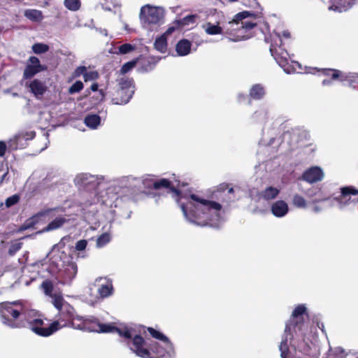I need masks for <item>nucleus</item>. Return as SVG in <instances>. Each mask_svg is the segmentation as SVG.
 <instances>
[{"label": "nucleus", "instance_id": "nucleus-1", "mask_svg": "<svg viewBox=\"0 0 358 358\" xmlns=\"http://www.w3.org/2000/svg\"><path fill=\"white\" fill-rule=\"evenodd\" d=\"M152 186L155 189L165 188L173 194V197L180 204L185 218L190 223L198 226L219 227L222 222V206L214 201H209L192 194L184 198L173 186L169 180L162 178L155 180Z\"/></svg>", "mask_w": 358, "mask_h": 358}, {"label": "nucleus", "instance_id": "nucleus-2", "mask_svg": "<svg viewBox=\"0 0 358 358\" xmlns=\"http://www.w3.org/2000/svg\"><path fill=\"white\" fill-rule=\"evenodd\" d=\"M308 318L305 304L297 305L285 323L279 345L281 358H310L313 342L306 320Z\"/></svg>", "mask_w": 358, "mask_h": 358}, {"label": "nucleus", "instance_id": "nucleus-3", "mask_svg": "<svg viewBox=\"0 0 358 358\" xmlns=\"http://www.w3.org/2000/svg\"><path fill=\"white\" fill-rule=\"evenodd\" d=\"M86 322H94L98 329H91V331L98 333H117L124 338L127 348L131 352L141 358H153L152 354L162 355V350L150 339L145 340L138 334L132 327L121 325L115 327L112 324H103L98 319L90 317L85 319Z\"/></svg>", "mask_w": 358, "mask_h": 358}, {"label": "nucleus", "instance_id": "nucleus-4", "mask_svg": "<svg viewBox=\"0 0 358 358\" xmlns=\"http://www.w3.org/2000/svg\"><path fill=\"white\" fill-rule=\"evenodd\" d=\"M73 308L69 304L65 305L63 309L59 310L57 319L52 322L48 327H46L45 336H49L59 329L69 325H71L72 327L78 329H83L84 328L87 329L90 331H92L91 329H98V327L94 322L87 321V322H86L85 320V319L90 317L91 316H78L77 317L78 320L83 321V327H81V325L76 327L71 322L73 318Z\"/></svg>", "mask_w": 358, "mask_h": 358}, {"label": "nucleus", "instance_id": "nucleus-5", "mask_svg": "<svg viewBox=\"0 0 358 358\" xmlns=\"http://www.w3.org/2000/svg\"><path fill=\"white\" fill-rule=\"evenodd\" d=\"M290 34L288 31H283L282 35L280 33H275V37L273 38L270 46V52L274 57L279 66L283 69L284 71L287 74H291L296 71L295 66H300L296 62H292V64H289V54L281 47L282 37L289 38Z\"/></svg>", "mask_w": 358, "mask_h": 358}, {"label": "nucleus", "instance_id": "nucleus-6", "mask_svg": "<svg viewBox=\"0 0 358 358\" xmlns=\"http://www.w3.org/2000/svg\"><path fill=\"white\" fill-rule=\"evenodd\" d=\"M164 15L163 8L146 4L141 8L139 19L144 29L154 31L164 24Z\"/></svg>", "mask_w": 358, "mask_h": 358}, {"label": "nucleus", "instance_id": "nucleus-7", "mask_svg": "<svg viewBox=\"0 0 358 358\" xmlns=\"http://www.w3.org/2000/svg\"><path fill=\"white\" fill-rule=\"evenodd\" d=\"M22 306H17V302L0 303V318L1 322L10 328H22L23 323H17Z\"/></svg>", "mask_w": 358, "mask_h": 358}, {"label": "nucleus", "instance_id": "nucleus-8", "mask_svg": "<svg viewBox=\"0 0 358 358\" xmlns=\"http://www.w3.org/2000/svg\"><path fill=\"white\" fill-rule=\"evenodd\" d=\"M36 315V311L34 310H25L22 307L17 323H23L24 326H22V327L31 329L38 336H45L46 327H43V321L42 319L37 317Z\"/></svg>", "mask_w": 358, "mask_h": 358}, {"label": "nucleus", "instance_id": "nucleus-9", "mask_svg": "<svg viewBox=\"0 0 358 358\" xmlns=\"http://www.w3.org/2000/svg\"><path fill=\"white\" fill-rule=\"evenodd\" d=\"M117 82L115 95L112 99V102L117 105L126 104L134 93V80L127 77H122L118 79Z\"/></svg>", "mask_w": 358, "mask_h": 358}, {"label": "nucleus", "instance_id": "nucleus-10", "mask_svg": "<svg viewBox=\"0 0 358 358\" xmlns=\"http://www.w3.org/2000/svg\"><path fill=\"white\" fill-rule=\"evenodd\" d=\"M255 16L250 11H243L237 13L231 21H229L227 25L228 31L240 32L245 34L248 31L253 29L257 23L247 20L249 17Z\"/></svg>", "mask_w": 358, "mask_h": 358}, {"label": "nucleus", "instance_id": "nucleus-11", "mask_svg": "<svg viewBox=\"0 0 358 358\" xmlns=\"http://www.w3.org/2000/svg\"><path fill=\"white\" fill-rule=\"evenodd\" d=\"M104 180V176L101 175L81 173L76 175L73 182L78 188L90 191L95 189Z\"/></svg>", "mask_w": 358, "mask_h": 358}, {"label": "nucleus", "instance_id": "nucleus-12", "mask_svg": "<svg viewBox=\"0 0 358 358\" xmlns=\"http://www.w3.org/2000/svg\"><path fill=\"white\" fill-rule=\"evenodd\" d=\"M148 331L153 338L161 341V343H159L157 341H152L162 350V355H157V357L159 358H175L176 352L173 344L168 337L152 327H149Z\"/></svg>", "mask_w": 358, "mask_h": 358}, {"label": "nucleus", "instance_id": "nucleus-13", "mask_svg": "<svg viewBox=\"0 0 358 358\" xmlns=\"http://www.w3.org/2000/svg\"><path fill=\"white\" fill-rule=\"evenodd\" d=\"M251 120L252 123L262 126L263 131L270 130L277 124L273 120L271 112L266 108H261L257 110L251 116Z\"/></svg>", "mask_w": 358, "mask_h": 358}, {"label": "nucleus", "instance_id": "nucleus-14", "mask_svg": "<svg viewBox=\"0 0 358 358\" xmlns=\"http://www.w3.org/2000/svg\"><path fill=\"white\" fill-rule=\"evenodd\" d=\"M94 286L97 287L98 296L90 304L94 306L99 299H103L113 296L114 288L113 281L106 277L97 278L94 281Z\"/></svg>", "mask_w": 358, "mask_h": 358}, {"label": "nucleus", "instance_id": "nucleus-15", "mask_svg": "<svg viewBox=\"0 0 358 358\" xmlns=\"http://www.w3.org/2000/svg\"><path fill=\"white\" fill-rule=\"evenodd\" d=\"M351 194H358V189L352 187H344L341 188V194L331 201V206L337 207L340 210L347 208L351 203L354 201L351 199Z\"/></svg>", "mask_w": 358, "mask_h": 358}, {"label": "nucleus", "instance_id": "nucleus-16", "mask_svg": "<svg viewBox=\"0 0 358 358\" xmlns=\"http://www.w3.org/2000/svg\"><path fill=\"white\" fill-rule=\"evenodd\" d=\"M47 66L41 64L38 57L31 56L29 58L27 64L23 72L24 79H30L35 75L46 71Z\"/></svg>", "mask_w": 358, "mask_h": 358}, {"label": "nucleus", "instance_id": "nucleus-17", "mask_svg": "<svg viewBox=\"0 0 358 358\" xmlns=\"http://www.w3.org/2000/svg\"><path fill=\"white\" fill-rule=\"evenodd\" d=\"M35 136L34 131H21L15 134L8 143V148L10 150L22 149L26 146L27 141L31 140Z\"/></svg>", "mask_w": 358, "mask_h": 358}, {"label": "nucleus", "instance_id": "nucleus-18", "mask_svg": "<svg viewBox=\"0 0 358 358\" xmlns=\"http://www.w3.org/2000/svg\"><path fill=\"white\" fill-rule=\"evenodd\" d=\"M26 86L29 87L30 92L38 100L43 98L48 90L46 83L37 78L33 79L29 83H27Z\"/></svg>", "mask_w": 358, "mask_h": 358}, {"label": "nucleus", "instance_id": "nucleus-19", "mask_svg": "<svg viewBox=\"0 0 358 358\" xmlns=\"http://www.w3.org/2000/svg\"><path fill=\"white\" fill-rule=\"evenodd\" d=\"M332 79H339L343 85L354 87L355 84H358V73H346L341 71H335L331 74Z\"/></svg>", "mask_w": 358, "mask_h": 358}, {"label": "nucleus", "instance_id": "nucleus-20", "mask_svg": "<svg viewBox=\"0 0 358 358\" xmlns=\"http://www.w3.org/2000/svg\"><path fill=\"white\" fill-rule=\"evenodd\" d=\"M324 178V172L321 168L318 166H313L306 170L302 178L309 183H314L321 181Z\"/></svg>", "mask_w": 358, "mask_h": 358}, {"label": "nucleus", "instance_id": "nucleus-21", "mask_svg": "<svg viewBox=\"0 0 358 358\" xmlns=\"http://www.w3.org/2000/svg\"><path fill=\"white\" fill-rule=\"evenodd\" d=\"M289 206L283 200L274 201L271 206V212L275 217H283L289 213Z\"/></svg>", "mask_w": 358, "mask_h": 358}, {"label": "nucleus", "instance_id": "nucleus-22", "mask_svg": "<svg viewBox=\"0 0 358 358\" xmlns=\"http://www.w3.org/2000/svg\"><path fill=\"white\" fill-rule=\"evenodd\" d=\"M59 208H48L45 209L36 215L33 216L32 217L28 219L24 224L21 227L22 230H26L27 229L34 227V226L37 223L38 219L41 217H45V216H53L52 213L58 210Z\"/></svg>", "mask_w": 358, "mask_h": 358}, {"label": "nucleus", "instance_id": "nucleus-23", "mask_svg": "<svg viewBox=\"0 0 358 358\" xmlns=\"http://www.w3.org/2000/svg\"><path fill=\"white\" fill-rule=\"evenodd\" d=\"M159 59H156L153 57H149L147 58L139 59V66L138 71L140 73H147L153 70L159 62Z\"/></svg>", "mask_w": 358, "mask_h": 358}, {"label": "nucleus", "instance_id": "nucleus-24", "mask_svg": "<svg viewBox=\"0 0 358 358\" xmlns=\"http://www.w3.org/2000/svg\"><path fill=\"white\" fill-rule=\"evenodd\" d=\"M192 44L190 41L187 39H182L178 42L176 46V50L178 55L186 56L191 50Z\"/></svg>", "mask_w": 358, "mask_h": 358}, {"label": "nucleus", "instance_id": "nucleus-25", "mask_svg": "<svg viewBox=\"0 0 358 358\" xmlns=\"http://www.w3.org/2000/svg\"><path fill=\"white\" fill-rule=\"evenodd\" d=\"M280 194V189L277 187L269 186L266 187L259 193L260 198L270 201L275 199Z\"/></svg>", "mask_w": 358, "mask_h": 358}, {"label": "nucleus", "instance_id": "nucleus-26", "mask_svg": "<svg viewBox=\"0 0 358 358\" xmlns=\"http://www.w3.org/2000/svg\"><path fill=\"white\" fill-rule=\"evenodd\" d=\"M78 272V267L76 263H69L63 271V278L66 282L71 281L76 275Z\"/></svg>", "mask_w": 358, "mask_h": 358}, {"label": "nucleus", "instance_id": "nucleus-27", "mask_svg": "<svg viewBox=\"0 0 358 358\" xmlns=\"http://www.w3.org/2000/svg\"><path fill=\"white\" fill-rule=\"evenodd\" d=\"M265 94L264 87L261 84L254 85L250 90V96L253 99L259 100L263 98Z\"/></svg>", "mask_w": 358, "mask_h": 358}, {"label": "nucleus", "instance_id": "nucleus-28", "mask_svg": "<svg viewBox=\"0 0 358 358\" xmlns=\"http://www.w3.org/2000/svg\"><path fill=\"white\" fill-rule=\"evenodd\" d=\"M84 122L87 127L94 129L100 124L101 118L96 114L87 115L85 117Z\"/></svg>", "mask_w": 358, "mask_h": 358}, {"label": "nucleus", "instance_id": "nucleus-29", "mask_svg": "<svg viewBox=\"0 0 358 358\" xmlns=\"http://www.w3.org/2000/svg\"><path fill=\"white\" fill-rule=\"evenodd\" d=\"M155 48L162 53L166 52L167 50V38L166 34H163L155 39L154 43Z\"/></svg>", "mask_w": 358, "mask_h": 358}, {"label": "nucleus", "instance_id": "nucleus-30", "mask_svg": "<svg viewBox=\"0 0 358 358\" xmlns=\"http://www.w3.org/2000/svg\"><path fill=\"white\" fill-rule=\"evenodd\" d=\"M65 222H66V220L64 217H56L47 225V227L43 229V231H50L57 229L63 226Z\"/></svg>", "mask_w": 358, "mask_h": 358}, {"label": "nucleus", "instance_id": "nucleus-31", "mask_svg": "<svg viewBox=\"0 0 358 358\" xmlns=\"http://www.w3.org/2000/svg\"><path fill=\"white\" fill-rule=\"evenodd\" d=\"M353 3L348 1L345 3H338V4H333L329 7V10H333L338 13L346 12L352 7Z\"/></svg>", "mask_w": 358, "mask_h": 358}, {"label": "nucleus", "instance_id": "nucleus-32", "mask_svg": "<svg viewBox=\"0 0 358 358\" xmlns=\"http://www.w3.org/2000/svg\"><path fill=\"white\" fill-rule=\"evenodd\" d=\"M24 16L32 21H41L43 19L41 11L36 9H27L24 11Z\"/></svg>", "mask_w": 358, "mask_h": 358}, {"label": "nucleus", "instance_id": "nucleus-33", "mask_svg": "<svg viewBox=\"0 0 358 358\" xmlns=\"http://www.w3.org/2000/svg\"><path fill=\"white\" fill-rule=\"evenodd\" d=\"M203 28L206 34L209 35H216L222 34V28L217 24L208 22L203 25Z\"/></svg>", "mask_w": 358, "mask_h": 358}, {"label": "nucleus", "instance_id": "nucleus-34", "mask_svg": "<svg viewBox=\"0 0 358 358\" xmlns=\"http://www.w3.org/2000/svg\"><path fill=\"white\" fill-rule=\"evenodd\" d=\"M293 205L298 208H306L307 207V201L299 194H294L292 197Z\"/></svg>", "mask_w": 358, "mask_h": 358}, {"label": "nucleus", "instance_id": "nucleus-35", "mask_svg": "<svg viewBox=\"0 0 358 358\" xmlns=\"http://www.w3.org/2000/svg\"><path fill=\"white\" fill-rule=\"evenodd\" d=\"M64 4L65 7L72 11H76L80 8V0H64Z\"/></svg>", "mask_w": 358, "mask_h": 358}, {"label": "nucleus", "instance_id": "nucleus-36", "mask_svg": "<svg viewBox=\"0 0 358 358\" xmlns=\"http://www.w3.org/2000/svg\"><path fill=\"white\" fill-rule=\"evenodd\" d=\"M50 298L51 303L58 310L64 308L65 305H63L64 299L61 295L55 294Z\"/></svg>", "mask_w": 358, "mask_h": 358}, {"label": "nucleus", "instance_id": "nucleus-37", "mask_svg": "<svg viewBox=\"0 0 358 358\" xmlns=\"http://www.w3.org/2000/svg\"><path fill=\"white\" fill-rule=\"evenodd\" d=\"M138 61L139 58H136L135 59H133L124 64L120 69L121 73L125 74L130 71L132 69H134L136 66Z\"/></svg>", "mask_w": 358, "mask_h": 358}, {"label": "nucleus", "instance_id": "nucleus-38", "mask_svg": "<svg viewBox=\"0 0 358 358\" xmlns=\"http://www.w3.org/2000/svg\"><path fill=\"white\" fill-rule=\"evenodd\" d=\"M110 241V236L108 233H103L96 239V247L103 248Z\"/></svg>", "mask_w": 358, "mask_h": 358}, {"label": "nucleus", "instance_id": "nucleus-39", "mask_svg": "<svg viewBox=\"0 0 358 358\" xmlns=\"http://www.w3.org/2000/svg\"><path fill=\"white\" fill-rule=\"evenodd\" d=\"M49 46L44 43H37L32 45V50L35 54H42L48 52Z\"/></svg>", "mask_w": 358, "mask_h": 358}, {"label": "nucleus", "instance_id": "nucleus-40", "mask_svg": "<svg viewBox=\"0 0 358 358\" xmlns=\"http://www.w3.org/2000/svg\"><path fill=\"white\" fill-rule=\"evenodd\" d=\"M41 287L43 289L44 293L49 296H52V291H53V284L50 280H45L41 284Z\"/></svg>", "mask_w": 358, "mask_h": 358}, {"label": "nucleus", "instance_id": "nucleus-41", "mask_svg": "<svg viewBox=\"0 0 358 358\" xmlns=\"http://www.w3.org/2000/svg\"><path fill=\"white\" fill-rule=\"evenodd\" d=\"M135 45L130 43H124L119 46L118 52L121 55L128 54L135 50Z\"/></svg>", "mask_w": 358, "mask_h": 358}, {"label": "nucleus", "instance_id": "nucleus-42", "mask_svg": "<svg viewBox=\"0 0 358 358\" xmlns=\"http://www.w3.org/2000/svg\"><path fill=\"white\" fill-rule=\"evenodd\" d=\"M83 83L78 80L75 82L69 88V93L70 94H73L75 93H78L80 92L83 89Z\"/></svg>", "mask_w": 358, "mask_h": 358}, {"label": "nucleus", "instance_id": "nucleus-43", "mask_svg": "<svg viewBox=\"0 0 358 358\" xmlns=\"http://www.w3.org/2000/svg\"><path fill=\"white\" fill-rule=\"evenodd\" d=\"M20 201V196L18 194H13L11 196L8 197L5 201V206L6 208H10L13 206L17 203Z\"/></svg>", "mask_w": 358, "mask_h": 358}, {"label": "nucleus", "instance_id": "nucleus-44", "mask_svg": "<svg viewBox=\"0 0 358 358\" xmlns=\"http://www.w3.org/2000/svg\"><path fill=\"white\" fill-rule=\"evenodd\" d=\"M98 78V73L96 71H86L84 75V80L85 82L91 81L96 79Z\"/></svg>", "mask_w": 358, "mask_h": 358}, {"label": "nucleus", "instance_id": "nucleus-45", "mask_svg": "<svg viewBox=\"0 0 358 358\" xmlns=\"http://www.w3.org/2000/svg\"><path fill=\"white\" fill-rule=\"evenodd\" d=\"M87 245V241L86 240H80L76 243L75 248L77 251L82 252L85 250Z\"/></svg>", "mask_w": 358, "mask_h": 358}, {"label": "nucleus", "instance_id": "nucleus-46", "mask_svg": "<svg viewBox=\"0 0 358 358\" xmlns=\"http://www.w3.org/2000/svg\"><path fill=\"white\" fill-rule=\"evenodd\" d=\"M87 68L84 66H80L76 69L73 76L74 77H80V76H83L84 77V75L85 74Z\"/></svg>", "mask_w": 358, "mask_h": 358}, {"label": "nucleus", "instance_id": "nucleus-47", "mask_svg": "<svg viewBox=\"0 0 358 358\" xmlns=\"http://www.w3.org/2000/svg\"><path fill=\"white\" fill-rule=\"evenodd\" d=\"M327 358H355V356L352 354H345L343 352H341L340 354L336 356H334L332 354H330L328 355Z\"/></svg>", "mask_w": 358, "mask_h": 358}, {"label": "nucleus", "instance_id": "nucleus-48", "mask_svg": "<svg viewBox=\"0 0 358 358\" xmlns=\"http://www.w3.org/2000/svg\"><path fill=\"white\" fill-rule=\"evenodd\" d=\"M21 247H22L21 243H17L12 245L9 249V254H10V255L15 254L17 251H18L21 248Z\"/></svg>", "mask_w": 358, "mask_h": 358}, {"label": "nucleus", "instance_id": "nucleus-49", "mask_svg": "<svg viewBox=\"0 0 358 358\" xmlns=\"http://www.w3.org/2000/svg\"><path fill=\"white\" fill-rule=\"evenodd\" d=\"M7 145L5 142L0 141V157H3L6 152Z\"/></svg>", "mask_w": 358, "mask_h": 358}, {"label": "nucleus", "instance_id": "nucleus-50", "mask_svg": "<svg viewBox=\"0 0 358 358\" xmlns=\"http://www.w3.org/2000/svg\"><path fill=\"white\" fill-rule=\"evenodd\" d=\"M335 71H337V70L336 69H322V73L323 75H324V76H326L327 77H329V78H331V74Z\"/></svg>", "mask_w": 358, "mask_h": 358}, {"label": "nucleus", "instance_id": "nucleus-51", "mask_svg": "<svg viewBox=\"0 0 358 358\" xmlns=\"http://www.w3.org/2000/svg\"><path fill=\"white\" fill-rule=\"evenodd\" d=\"M334 80L332 78H325L322 80V84L323 86H331Z\"/></svg>", "mask_w": 358, "mask_h": 358}, {"label": "nucleus", "instance_id": "nucleus-52", "mask_svg": "<svg viewBox=\"0 0 358 358\" xmlns=\"http://www.w3.org/2000/svg\"><path fill=\"white\" fill-rule=\"evenodd\" d=\"M316 192H317L316 189H309L306 192V194L309 197H313L316 195V194H317Z\"/></svg>", "mask_w": 358, "mask_h": 358}, {"label": "nucleus", "instance_id": "nucleus-53", "mask_svg": "<svg viewBox=\"0 0 358 358\" xmlns=\"http://www.w3.org/2000/svg\"><path fill=\"white\" fill-rule=\"evenodd\" d=\"M96 30L97 31H99V34H102L103 36H108V31H107V30L106 29H101V28L98 29V28H96Z\"/></svg>", "mask_w": 358, "mask_h": 358}, {"label": "nucleus", "instance_id": "nucleus-54", "mask_svg": "<svg viewBox=\"0 0 358 358\" xmlns=\"http://www.w3.org/2000/svg\"><path fill=\"white\" fill-rule=\"evenodd\" d=\"M98 87H99V85L97 83H93L92 85H91V90L93 92H96L98 90Z\"/></svg>", "mask_w": 358, "mask_h": 358}, {"label": "nucleus", "instance_id": "nucleus-55", "mask_svg": "<svg viewBox=\"0 0 358 358\" xmlns=\"http://www.w3.org/2000/svg\"><path fill=\"white\" fill-rule=\"evenodd\" d=\"M322 210V208L319 206H315L313 208V211L316 213H318Z\"/></svg>", "mask_w": 358, "mask_h": 358}, {"label": "nucleus", "instance_id": "nucleus-56", "mask_svg": "<svg viewBox=\"0 0 358 358\" xmlns=\"http://www.w3.org/2000/svg\"><path fill=\"white\" fill-rule=\"evenodd\" d=\"M173 30H174L173 27L169 28L168 30L164 33V34H166V37L167 36V35L171 34Z\"/></svg>", "mask_w": 358, "mask_h": 358}, {"label": "nucleus", "instance_id": "nucleus-57", "mask_svg": "<svg viewBox=\"0 0 358 358\" xmlns=\"http://www.w3.org/2000/svg\"><path fill=\"white\" fill-rule=\"evenodd\" d=\"M328 199L327 198H324V199H314L313 201V203H317V202H320V201H327Z\"/></svg>", "mask_w": 358, "mask_h": 358}, {"label": "nucleus", "instance_id": "nucleus-58", "mask_svg": "<svg viewBox=\"0 0 358 358\" xmlns=\"http://www.w3.org/2000/svg\"><path fill=\"white\" fill-rule=\"evenodd\" d=\"M134 178H132L131 176H127V177H124V178H123V180H127V181H129L130 180H134Z\"/></svg>", "mask_w": 358, "mask_h": 358}, {"label": "nucleus", "instance_id": "nucleus-59", "mask_svg": "<svg viewBox=\"0 0 358 358\" xmlns=\"http://www.w3.org/2000/svg\"><path fill=\"white\" fill-rule=\"evenodd\" d=\"M245 98V96L243 95V94H239L238 95V101H241V99H244Z\"/></svg>", "mask_w": 358, "mask_h": 358}, {"label": "nucleus", "instance_id": "nucleus-60", "mask_svg": "<svg viewBox=\"0 0 358 358\" xmlns=\"http://www.w3.org/2000/svg\"><path fill=\"white\" fill-rule=\"evenodd\" d=\"M6 175H7V173H3V175L1 176V180H3L5 178Z\"/></svg>", "mask_w": 358, "mask_h": 358}, {"label": "nucleus", "instance_id": "nucleus-61", "mask_svg": "<svg viewBox=\"0 0 358 358\" xmlns=\"http://www.w3.org/2000/svg\"><path fill=\"white\" fill-rule=\"evenodd\" d=\"M234 192V189L231 187L228 190V193H232Z\"/></svg>", "mask_w": 358, "mask_h": 358}, {"label": "nucleus", "instance_id": "nucleus-62", "mask_svg": "<svg viewBox=\"0 0 358 358\" xmlns=\"http://www.w3.org/2000/svg\"><path fill=\"white\" fill-rule=\"evenodd\" d=\"M241 36L243 39H246V38H248V36H243V35H241V36Z\"/></svg>", "mask_w": 358, "mask_h": 358}, {"label": "nucleus", "instance_id": "nucleus-63", "mask_svg": "<svg viewBox=\"0 0 358 358\" xmlns=\"http://www.w3.org/2000/svg\"><path fill=\"white\" fill-rule=\"evenodd\" d=\"M193 17L192 16H188L187 17V18H189V19H192Z\"/></svg>", "mask_w": 358, "mask_h": 358}, {"label": "nucleus", "instance_id": "nucleus-64", "mask_svg": "<svg viewBox=\"0 0 358 358\" xmlns=\"http://www.w3.org/2000/svg\"><path fill=\"white\" fill-rule=\"evenodd\" d=\"M355 358H358V357H355Z\"/></svg>", "mask_w": 358, "mask_h": 358}]
</instances>
